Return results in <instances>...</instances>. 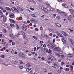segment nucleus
<instances>
[{
    "label": "nucleus",
    "mask_w": 74,
    "mask_h": 74,
    "mask_svg": "<svg viewBox=\"0 0 74 74\" xmlns=\"http://www.w3.org/2000/svg\"><path fill=\"white\" fill-rule=\"evenodd\" d=\"M54 47H56V45L55 44L52 45L51 44H49L48 45V47L49 48H50V49H53V48H54Z\"/></svg>",
    "instance_id": "1"
},
{
    "label": "nucleus",
    "mask_w": 74,
    "mask_h": 74,
    "mask_svg": "<svg viewBox=\"0 0 74 74\" xmlns=\"http://www.w3.org/2000/svg\"><path fill=\"white\" fill-rule=\"evenodd\" d=\"M62 33L64 36H65L66 37H67V36H69V35L67 34L64 31H62Z\"/></svg>",
    "instance_id": "2"
},
{
    "label": "nucleus",
    "mask_w": 74,
    "mask_h": 74,
    "mask_svg": "<svg viewBox=\"0 0 74 74\" xmlns=\"http://www.w3.org/2000/svg\"><path fill=\"white\" fill-rule=\"evenodd\" d=\"M9 16L11 18H14L15 17V16H14V14H10L9 15Z\"/></svg>",
    "instance_id": "3"
},
{
    "label": "nucleus",
    "mask_w": 74,
    "mask_h": 74,
    "mask_svg": "<svg viewBox=\"0 0 74 74\" xmlns=\"http://www.w3.org/2000/svg\"><path fill=\"white\" fill-rule=\"evenodd\" d=\"M56 33L57 34L58 36H59V37H63V36L62 35L60 34V33L58 32H57Z\"/></svg>",
    "instance_id": "4"
},
{
    "label": "nucleus",
    "mask_w": 74,
    "mask_h": 74,
    "mask_svg": "<svg viewBox=\"0 0 74 74\" xmlns=\"http://www.w3.org/2000/svg\"><path fill=\"white\" fill-rule=\"evenodd\" d=\"M53 50L54 51H61V49L58 47H55V48L53 49Z\"/></svg>",
    "instance_id": "5"
},
{
    "label": "nucleus",
    "mask_w": 74,
    "mask_h": 74,
    "mask_svg": "<svg viewBox=\"0 0 74 74\" xmlns=\"http://www.w3.org/2000/svg\"><path fill=\"white\" fill-rule=\"evenodd\" d=\"M17 8L18 9V10H19L21 11H23V9L22 8H21L19 6H17Z\"/></svg>",
    "instance_id": "6"
},
{
    "label": "nucleus",
    "mask_w": 74,
    "mask_h": 74,
    "mask_svg": "<svg viewBox=\"0 0 74 74\" xmlns=\"http://www.w3.org/2000/svg\"><path fill=\"white\" fill-rule=\"evenodd\" d=\"M14 9L15 12H16V13L17 14H19V10H17L16 8H14Z\"/></svg>",
    "instance_id": "7"
},
{
    "label": "nucleus",
    "mask_w": 74,
    "mask_h": 74,
    "mask_svg": "<svg viewBox=\"0 0 74 74\" xmlns=\"http://www.w3.org/2000/svg\"><path fill=\"white\" fill-rule=\"evenodd\" d=\"M9 51H10V52L12 53H14L15 52L14 50H13L12 49H9Z\"/></svg>",
    "instance_id": "8"
},
{
    "label": "nucleus",
    "mask_w": 74,
    "mask_h": 74,
    "mask_svg": "<svg viewBox=\"0 0 74 74\" xmlns=\"http://www.w3.org/2000/svg\"><path fill=\"white\" fill-rule=\"evenodd\" d=\"M62 5L65 8H68V6H67V5H66V4H65V3H62Z\"/></svg>",
    "instance_id": "9"
},
{
    "label": "nucleus",
    "mask_w": 74,
    "mask_h": 74,
    "mask_svg": "<svg viewBox=\"0 0 74 74\" xmlns=\"http://www.w3.org/2000/svg\"><path fill=\"white\" fill-rule=\"evenodd\" d=\"M9 21L10 22H11V23H15V22L14 20L11 18L9 19Z\"/></svg>",
    "instance_id": "10"
},
{
    "label": "nucleus",
    "mask_w": 74,
    "mask_h": 74,
    "mask_svg": "<svg viewBox=\"0 0 74 74\" xmlns=\"http://www.w3.org/2000/svg\"><path fill=\"white\" fill-rule=\"evenodd\" d=\"M10 37L14 39L15 38V36L14 35H13V34H11L10 35Z\"/></svg>",
    "instance_id": "11"
},
{
    "label": "nucleus",
    "mask_w": 74,
    "mask_h": 74,
    "mask_svg": "<svg viewBox=\"0 0 74 74\" xmlns=\"http://www.w3.org/2000/svg\"><path fill=\"white\" fill-rule=\"evenodd\" d=\"M55 25L58 27H61V25L59 23H55Z\"/></svg>",
    "instance_id": "12"
},
{
    "label": "nucleus",
    "mask_w": 74,
    "mask_h": 74,
    "mask_svg": "<svg viewBox=\"0 0 74 74\" xmlns=\"http://www.w3.org/2000/svg\"><path fill=\"white\" fill-rule=\"evenodd\" d=\"M7 21V18L6 17V16H4L3 17V21L4 22H6Z\"/></svg>",
    "instance_id": "13"
},
{
    "label": "nucleus",
    "mask_w": 74,
    "mask_h": 74,
    "mask_svg": "<svg viewBox=\"0 0 74 74\" xmlns=\"http://www.w3.org/2000/svg\"><path fill=\"white\" fill-rule=\"evenodd\" d=\"M57 12H58V13H59L60 14H62L63 12L59 9L57 10Z\"/></svg>",
    "instance_id": "14"
},
{
    "label": "nucleus",
    "mask_w": 74,
    "mask_h": 74,
    "mask_svg": "<svg viewBox=\"0 0 74 74\" xmlns=\"http://www.w3.org/2000/svg\"><path fill=\"white\" fill-rule=\"evenodd\" d=\"M67 56H68V57H69L70 58H72L73 57V55L71 54H67Z\"/></svg>",
    "instance_id": "15"
},
{
    "label": "nucleus",
    "mask_w": 74,
    "mask_h": 74,
    "mask_svg": "<svg viewBox=\"0 0 74 74\" xmlns=\"http://www.w3.org/2000/svg\"><path fill=\"white\" fill-rule=\"evenodd\" d=\"M21 33L23 35V36H25V35H26V34L25 33H24V32L23 31H21Z\"/></svg>",
    "instance_id": "16"
},
{
    "label": "nucleus",
    "mask_w": 74,
    "mask_h": 74,
    "mask_svg": "<svg viewBox=\"0 0 74 74\" xmlns=\"http://www.w3.org/2000/svg\"><path fill=\"white\" fill-rule=\"evenodd\" d=\"M62 40L63 42H66V39H65V38H62Z\"/></svg>",
    "instance_id": "17"
},
{
    "label": "nucleus",
    "mask_w": 74,
    "mask_h": 74,
    "mask_svg": "<svg viewBox=\"0 0 74 74\" xmlns=\"http://www.w3.org/2000/svg\"><path fill=\"white\" fill-rule=\"evenodd\" d=\"M15 25L13 24H11L10 25V26L12 27H15Z\"/></svg>",
    "instance_id": "18"
},
{
    "label": "nucleus",
    "mask_w": 74,
    "mask_h": 74,
    "mask_svg": "<svg viewBox=\"0 0 74 74\" xmlns=\"http://www.w3.org/2000/svg\"><path fill=\"white\" fill-rule=\"evenodd\" d=\"M56 55L57 56H58V57H60V56H62L61 55H60L59 53H56Z\"/></svg>",
    "instance_id": "19"
},
{
    "label": "nucleus",
    "mask_w": 74,
    "mask_h": 74,
    "mask_svg": "<svg viewBox=\"0 0 74 74\" xmlns=\"http://www.w3.org/2000/svg\"><path fill=\"white\" fill-rule=\"evenodd\" d=\"M28 1L30 3H34V0H28Z\"/></svg>",
    "instance_id": "20"
},
{
    "label": "nucleus",
    "mask_w": 74,
    "mask_h": 74,
    "mask_svg": "<svg viewBox=\"0 0 74 74\" xmlns=\"http://www.w3.org/2000/svg\"><path fill=\"white\" fill-rule=\"evenodd\" d=\"M22 28L23 29V30H24V31H26V30H27V28H25V27L23 28V26H22Z\"/></svg>",
    "instance_id": "21"
},
{
    "label": "nucleus",
    "mask_w": 74,
    "mask_h": 74,
    "mask_svg": "<svg viewBox=\"0 0 74 74\" xmlns=\"http://www.w3.org/2000/svg\"><path fill=\"white\" fill-rule=\"evenodd\" d=\"M27 66L28 67H32V65H30V64L28 63L27 64Z\"/></svg>",
    "instance_id": "22"
},
{
    "label": "nucleus",
    "mask_w": 74,
    "mask_h": 74,
    "mask_svg": "<svg viewBox=\"0 0 74 74\" xmlns=\"http://www.w3.org/2000/svg\"><path fill=\"white\" fill-rule=\"evenodd\" d=\"M48 30L50 32H53V29H52L49 28Z\"/></svg>",
    "instance_id": "23"
},
{
    "label": "nucleus",
    "mask_w": 74,
    "mask_h": 74,
    "mask_svg": "<svg viewBox=\"0 0 74 74\" xmlns=\"http://www.w3.org/2000/svg\"><path fill=\"white\" fill-rule=\"evenodd\" d=\"M6 9L7 10H10V11H11V10L8 7H6Z\"/></svg>",
    "instance_id": "24"
},
{
    "label": "nucleus",
    "mask_w": 74,
    "mask_h": 74,
    "mask_svg": "<svg viewBox=\"0 0 74 74\" xmlns=\"http://www.w3.org/2000/svg\"><path fill=\"white\" fill-rule=\"evenodd\" d=\"M71 43L72 44V45H73V46H74V42L73 41V40H71Z\"/></svg>",
    "instance_id": "25"
},
{
    "label": "nucleus",
    "mask_w": 74,
    "mask_h": 74,
    "mask_svg": "<svg viewBox=\"0 0 74 74\" xmlns=\"http://www.w3.org/2000/svg\"><path fill=\"white\" fill-rule=\"evenodd\" d=\"M23 53L22 52L18 54L19 56L21 57L22 56V55H23Z\"/></svg>",
    "instance_id": "26"
},
{
    "label": "nucleus",
    "mask_w": 74,
    "mask_h": 74,
    "mask_svg": "<svg viewBox=\"0 0 74 74\" xmlns=\"http://www.w3.org/2000/svg\"><path fill=\"white\" fill-rule=\"evenodd\" d=\"M16 27L17 30H18L19 29V26L18 25H16Z\"/></svg>",
    "instance_id": "27"
},
{
    "label": "nucleus",
    "mask_w": 74,
    "mask_h": 74,
    "mask_svg": "<svg viewBox=\"0 0 74 74\" xmlns=\"http://www.w3.org/2000/svg\"><path fill=\"white\" fill-rule=\"evenodd\" d=\"M74 16V14H71L69 16L70 18H73Z\"/></svg>",
    "instance_id": "28"
},
{
    "label": "nucleus",
    "mask_w": 74,
    "mask_h": 74,
    "mask_svg": "<svg viewBox=\"0 0 74 74\" xmlns=\"http://www.w3.org/2000/svg\"><path fill=\"white\" fill-rule=\"evenodd\" d=\"M62 14H64V15L65 16H67V14H66V13L64 12H62Z\"/></svg>",
    "instance_id": "29"
},
{
    "label": "nucleus",
    "mask_w": 74,
    "mask_h": 74,
    "mask_svg": "<svg viewBox=\"0 0 74 74\" xmlns=\"http://www.w3.org/2000/svg\"><path fill=\"white\" fill-rule=\"evenodd\" d=\"M33 38H34V39H35L36 40H37V37L36 36H33Z\"/></svg>",
    "instance_id": "30"
},
{
    "label": "nucleus",
    "mask_w": 74,
    "mask_h": 74,
    "mask_svg": "<svg viewBox=\"0 0 74 74\" xmlns=\"http://www.w3.org/2000/svg\"><path fill=\"white\" fill-rule=\"evenodd\" d=\"M69 11L71 12H74V10L72 9H70L69 10Z\"/></svg>",
    "instance_id": "31"
},
{
    "label": "nucleus",
    "mask_w": 74,
    "mask_h": 74,
    "mask_svg": "<svg viewBox=\"0 0 74 74\" xmlns=\"http://www.w3.org/2000/svg\"><path fill=\"white\" fill-rule=\"evenodd\" d=\"M40 30H43V27H42L41 26L40 28Z\"/></svg>",
    "instance_id": "32"
},
{
    "label": "nucleus",
    "mask_w": 74,
    "mask_h": 74,
    "mask_svg": "<svg viewBox=\"0 0 74 74\" xmlns=\"http://www.w3.org/2000/svg\"><path fill=\"white\" fill-rule=\"evenodd\" d=\"M44 10L45 12H48V9L47 8H45Z\"/></svg>",
    "instance_id": "33"
},
{
    "label": "nucleus",
    "mask_w": 74,
    "mask_h": 74,
    "mask_svg": "<svg viewBox=\"0 0 74 74\" xmlns=\"http://www.w3.org/2000/svg\"><path fill=\"white\" fill-rule=\"evenodd\" d=\"M3 31L5 33H7V31L5 29H3Z\"/></svg>",
    "instance_id": "34"
},
{
    "label": "nucleus",
    "mask_w": 74,
    "mask_h": 74,
    "mask_svg": "<svg viewBox=\"0 0 74 74\" xmlns=\"http://www.w3.org/2000/svg\"><path fill=\"white\" fill-rule=\"evenodd\" d=\"M31 70V69H26V71H30Z\"/></svg>",
    "instance_id": "35"
},
{
    "label": "nucleus",
    "mask_w": 74,
    "mask_h": 74,
    "mask_svg": "<svg viewBox=\"0 0 74 74\" xmlns=\"http://www.w3.org/2000/svg\"><path fill=\"white\" fill-rule=\"evenodd\" d=\"M25 54H24L23 53V54L21 55V57H22V58H25Z\"/></svg>",
    "instance_id": "36"
},
{
    "label": "nucleus",
    "mask_w": 74,
    "mask_h": 74,
    "mask_svg": "<svg viewBox=\"0 0 74 74\" xmlns=\"http://www.w3.org/2000/svg\"><path fill=\"white\" fill-rule=\"evenodd\" d=\"M45 7H43V6L42 7V8H41L42 10H45Z\"/></svg>",
    "instance_id": "37"
},
{
    "label": "nucleus",
    "mask_w": 74,
    "mask_h": 74,
    "mask_svg": "<svg viewBox=\"0 0 74 74\" xmlns=\"http://www.w3.org/2000/svg\"><path fill=\"white\" fill-rule=\"evenodd\" d=\"M44 50H46V52H48V49H47L46 48H45Z\"/></svg>",
    "instance_id": "38"
},
{
    "label": "nucleus",
    "mask_w": 74,
    "mask_h": 74,
    "mask_svg": "<svg viewBox=\"0 0 74 74\" xmlns=\"http://www.w3.org/2000/svg\"><path fill=\"white\" fill-rule=\"evenodd\" d=\"M51 52H52V50L49 49V51H48V53H51Z\"/></svg>",
    "instance_id": "39"
},
{
    "label": "nucleus",
    "mask_w": 74,
    "mask_h": 74,
    "mask_svg": "<svg viewBox=\"0 0 74 74\" xmlns=\"http://www.w3.org/2000/svg\"><path fill=\"white\" fill-rule=\"evenodd\" d=\"M36 20H30V21H31V22H36Z\"/></svg>",
    "instance_id": "40"
},
{
    "label": "nucleus",
    "mask_w": 74,
    "mask_h": 74,
    "mask_svg": "<svg viewBox=\"0 0 74 74\" xmlns=\"http://www.w3.org/2000/svg\"><path fill=\"white\" fill-rule=\"evenodd\" d=\"M63 53V51H59L58 53H59V54H62V53Z\"/></svg>",
    "instance_id": "41"
},
{
    "label": "nucleus",
    "mask_w": 74,
    "mask_h": 74,
    "mask_svg": "<svg viewBox=\"0 0 74 74\" xmlns=\"http://www.w3.org/2000/svg\"><path fill=\"white\" fill-rule=\"evenodd\" d=\"M29 9L30 10H32V11H34V8H29Z\"/></svg>",
    "instance_id": "42"
},
{
    "label": "nucleus",
    "mask_w": 74,
    "mask_h": 74,
    "mask_svg": "<svg viewBox=\"0 0 74 74\" xmlns=\"http://www.w3.org/2000/svg\"><path fill=\"white\" fill-rule=\"evenodd\" d=\"M65 70H66V71H69L70 70V69H69L68 68L65 69Z\"/></svg>",
    "instance_id": "43"
},
{
    "label": "nucleus",
    "mask_w": 74,
    "mask_h": 74,
    "mask_svg": "<svg viewBox=\"0 0 74 74\" xmlns=\"http://www.w3.org/2000/svg\"><path fill=\"white\" fill-rule=\"evenodd\" d=\"M58 71L59 73H60L62 72V71H61V70H58Z\"/></svg>",
    "instance_id": "44"
},
{
    "label": "nucleus",
    "mask_w": 74,
    "mask_h": 74,
    "mask_svg": "<svg viewBox=\"0 0 74 74\" xmlns=\"http://www.w3.org/2000/svg\"><path fill=\"white\" fill-rule=\"evenodd\" d=\"M3 65H4L5 66H8V64H5L4 63H3Z\"/></svg>",
    "instance_id": "45"
},
{
    "label": "nucleus",
    "mask_w": 74,
    "mask_h": 74,
    "mask_svg": "<svg viewBox=\"0 0 74 74\" xmlns=\"http://www.w3.org/2000/svg\"><path fill=\"white\" fill-rule=\"evenodd\" d=\"M12 45H15V42H12Z\"/></svg>",
    "instance_id": "46"
},
{
    "label": "nucleus",
    "mask_w": 74,
    "mask_h": 74,
    "mask_svg": "<svg viewBox=\"0 0 74 74\" xmlns=\"http://www.w3.org/2000/svg\"><path fill=\"white\" fill-rule=\"evenodd\" d=\"M56 19H60V16H57L56 17Z\"/></svg>",
    "instance_id": "47"
},
{
    "label": "nucleus",
    "mask_w": 74,
    "mask_h": 74,
    "mask_svg": "<svg viewBox=\"0 0 74 74\" xmlns=\"http://www.w3.org/2000/svg\"><path fill=\"white\" fill-rule=\"evenodd\" d=\"M9 42L11 43V42H12V40H9Z\"/></svg>",
    "instance_id": "48"
},
{
    "label": "nucleus",
    "mask_w": 74,
    "mask_h": 74,
    "mask_svg": "<svg viewBox=\"0 0 74 74\" xmlns=\"http://www.w3.org/2000/svg\"><path fill=\"white\" fill-rule=\"evenodd\" d=\"M23 26V28H24L25 27H26V26L25 24H23V26Z\"/></svg>",
    "instance_id": "49"
},
{
    "label": "nucleus",
    "mask_w": 74,
    "mask_h": 74,
    "mask_svg": "<svg viewBox=\"0 0 74 74\" xmlns=\"http://www.w3.org/2000/svg\"><path fill=\"white\" fill-rule=\"evenodd\" d=\"M19 19L20 21H22V17H20L19 18Z\"/></svg>",
    "instance_id": "50"
},
{
    "label": "nucleus",
    "mask_w": 74,
    "mask_h": 74,
    "mask_svg": "<svg viewBox=\"0 0 74 74\" xmlns=\"http://www.w3.org/2000/svg\"><path fill=\"white\" fill-rule=\"evenodd\" d=\"M43 47H44V48H45L46 47V45L44 44L43 46Z\"/></svg>",
    "instance_id": "51"
},
{
    "label": "nucleus",
    "mask_w": 74,
    "mask_h": 74,
    "mask_svg": "<svg viewBox=\"0 0 74 74\" xmlns=\"http://www.w3.org/2000/svg\"><path fill=\"white\" fill-rule=\"evenodd\" d=\"M41 36H42V37H44V36H45V34H41Z\"/></svg>",
    "instance_id": "52"
},
{
    "label": "nucleus",
    "mask_w": 74,
    "mask_h": 74,
    "mask_svg": "<svg viewBox=\"0 0 74 74\" xmlns=\"http://www.w3.org/2000/svg\"><path fill=\"white\" fill-rule=\"evenodd\" d=\"M20 69H23V66H20L19 67Z\"/></svg>",
    "instance_id": "53"
},
{
    "label": "nucleus",
    "mask_w": 74,
    "mask_h": 74,
    "mask_svg": "<svg viewBox=\"0 0 74 74\" xmlns=\"http://www.w3.org/2000/svg\"><path fill=\"white\" fill-rule=\"evenodd\" d=\"M35 30L36 31H37V32H38V29L37 28H36Z\"/></svg>",
    "instance_id": "54"
},
{
    "label": "nucleus",
    "mask_w": 74,
    "mask_h": 74,
    "mask_svg": "<svg viewBox=\"0 0 74 74\" xmlns=\"http://www.w3.org/2000/svg\"><path fill=\"white\" fill-rule=\"evenodd\" d=\"M70 68L71 69H73V66H72L71 65H70Z\"/></svg>",
    "instance_id": "55"
},
{
    "label": "nucleus",
    "mask_w": 74,
    "mask_h": 74,
    "mask_svg": "<svg viewBox=\"0 0 74 74\" xmlns=\"http://www.w3.org/2000/svg\"><path fill=\"white\" fill-rule=\"evenodd\" d=\"M46 4L47 5H49V4L47 2L46 3Z\"/></svg>",
    "instance_id": "56"
},
{
    "label": "nucleus",
    "mask_w": 74,
    "mask_h": 74,
    "mask_svg": "<svg viewBox=\"0 0 74 74\" xmlns=\"http://www.w3.org/2000/svg\"><path fill=\"white\" fill-rule=\"evenodd\" d=\"M1 17H3V16H4V15L3 14V13L1 14Z\"/></svg>",
    "instance_id": "57"
},
{
    "label": "nucleus",
    "mask_w": 74,
    "mask_h": 74,
    "mask_svg": "<svg viewBox=\"0 0 74 74\" xmlns=\"http://www.w3.org/2000/svg\"><path fill=\"white\" fill-rule=\"evenodd\" d=\"M49 35L50 36H52V33H50L49 34Z\"/></svg>",
    "instance_id": "58"
},
{
    "label": "nucleus",
    "mask_w": 74,
    "mask_h": 74,
    "mask_svg": "<svg viewBox=\"0 0 74 74\" xmlns=\"http://www.w3.org/2000/svg\"><path fill=\"white\" fill-rule=\"evenodd\" d=\"M53 16L54 18H55V16H56V14H53Z\"/></svg>",
    "instance_id": "59"
},
{
    "label": "nucleus",
    "mask_w": 74,
    "mask_h": 74,
    "mask_svg": "<svg viewBox=\"0 0 74 74\" xmlns=\"http://www.w3.org/2000/svg\"><path fill=\"white\" fill-rule=\"evenodd\" d=\"M61 58H64V55H62Z\"/></svg>",
    "instance_id": "60"
},
{
    "label": "nucleus",
    "mask_w": 74,
    "mask_h": 74,
    "mask_svg": "<svg viewBox=\"0 0 74 74\" xmlns=\"http://www.w3.org/2000/svg\"><path fill=\"white\" fill-rule=\"evenodd\" d=\"M40 48L42 51L44 50V48L43 47H41Z\"/></svg>",
    "instance_id": "61"
},
{
    "label": "nucleus",
    "mask_w": 74,
    "mask_h": 74,
    "mask_svg": "<svg viewBox=\"0 0 74 74\" xmlns=\"http://www.w3.org/2000/svg\"><path fill=\"white\" fill-rule=\"evenodd\" d=\"M1 58H4L5 56L4 55H2L1 56Z\"/></svg>",
    "instance_id": "62"
},
{
    "label": "nucleus",
    "mask_w": 74,
    "mask_h": 74,
    "mask_svg": "<svg viewBox=\"0 0 74 74\" xmlns=\"http://www.w3.org/2000/svg\"><path fill=\"white\" fill-rule=\"evenodd\" d=\"M40 44H42L43 43H44V42L42 41H41L40 42Z\"/></svg>",
    "instance_id": "63"
},
{
    "label": "nucleus",
    "mask_w": 74,
    "mask_h": 74,
    "mask_svg": "<svg viewBox=\"0 0 74 74\" xmlns=\"http://www.w3.org/2000/svg\"><path fill=\"white\" fill-rule=\"evenodd\" d=\"M34 51L35 52L36 50V47H34Z\"/></svg>",
    "instance_id": "64"
}]
</instances>
